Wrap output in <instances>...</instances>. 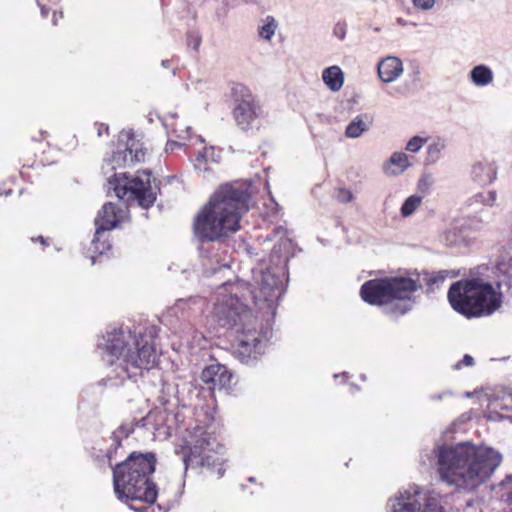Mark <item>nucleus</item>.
<instances>
[{
  "instance_id": "nucleus-11",
  "label": "nucleus",
  "mask_w": 512,
  "mask_h": 512,
  "mask_svg": "<svg viewBox=\"0 0 512 512\" xmlns=\"http://www.w3.org/2000/svg\"><path fill=\"white\" fill-rule=\"evenodd\" d=\"M145 151L142 144L134 138L133 133H121L117 148L104 160L102 171L105 175L117 169L131 167L144 160Z\"/></svg>"
},
{
  "instance_id": "nucleus-39",
  "label": "nucleus",
  "mask_w": 512,
  "mask_h": 512,
  "mask_svg": "<svg viewBox=\"0 0 512 512\" xmlns=\"http://www.w3.org/2000/svg\"><path fill=\"white\" fill-rule=\"evenodd\" d=\"M173 133L175 134V136L177 138L185 139V138L189 137V135H190V127L185 126V127H181L180 129H174Z\"/></svg>"
},
{
  "instance_id": "nucleus-13",
  "label": "nucleus",
  "mask_w": 512,
  "mask_h": 512,
  "mask_svg": "<svg viewBox=\"0 0 512 512\" xmlns=\"http://www.w3.org/2000/svg\"><path fill=\"white\" fill-rule=\"evenodd\" d=\"M390 507L392 512H445L436 497L423 494L416 485L400 491L390 500Z\"/></svg>"
},
{
  "instance_id": "nucleus-49",
  "label": "nucleus",
  "mask_w": 512,
  "mask_h": 512,
  "mask_svg": "<svg viewBox=\"0 0 512 512\" xmlns=\"http://www.w3.org/2000/svg\"><path fill=\"white\" fill-rule=\"evenodd\" d=\"M91 259H92V264H95V257L92 256Z\"/></svg>"
},
{
  "instance_id": "nucleus-28",
  "label": "nucleus",
  "mask_w": 512,
  "mask_h": 512,
  "mask_svg": "<svg viewBox=\"0 0 512 512\" xmlns=\"http://www.w3.org/2000/svg\"><path fill=\"white\" fill-rule=\"evenodd\" d=\"M496 191L481 192L473 197L475 203H481L485 206H493L496 201Z\"/></svg>"
},
{
  "instance_id": "nucleus-31",
  "label": "nucleus",
  "mask_w": 512,
  "mask_h": 512,
  "mask_svg": "<svg viewBox=\"0 0 512 512\" xmlns=\"http://www.w3.org/2000/svg\"><path fill=\"white\" fill-rule=\"evenodd\" d=\"M426 141V138L414 136L407 142L405 149L409 152L417 153L424 146Z\"/></svg>"
},
{
  "instance_id": "nucleus-25",
  "label": "nucleus",
  "mask_w": 512,
  "mask_h": 512,
  "mask_svg": "<svg viewBox=\"0 0 512 512\" xmlns=\"http://www.w3.org/2000/svg\"><path fill=\"white\" fill-rule=\"evenodd\" d=\"M445 148L446 142L443 139L438 138L430 143L427 147L426 161L431 164L436 163L440 159Z\"/></svg>"
},
{
  "instance_id": "nucleus-4",
  "label": "nucleus",
  "mask_w": 512,
  "mask_h": 512,
  "mask_svg": "<svg viewBox=\"0 0 512 512\" xmlns=\"http://www.w3.org/2000/svg\"><path fill=\"white\" fill-rule=\"evenodd\" d=\"M250 197L242 184L222 185L195 216V236L200 241H216L239 230L240 219L249 210Z\"/></svg>"
},
{
  "instance_id": "nucleus-48",
  "label": "nucleus",
  "mask_w": 512,
  "mask_h": 512,
  "mask_svg": "<svg viewBox=\"0 0 512 512\" xmlns=\"http://www.w3.org/2000/svg\"><path fill=\"white\" fill-rule=\"evenodd\" d=\"M281 245H290V241L289 240H282L281 243H280V246Z\"/></svg>"
},
{
  "instance_id": "nucleus-8",
  "label": "nucleus",
  "mask_w": 512,
  "mask_h": 512,
  "mask_svg": "<svg viewBox=\"0 0 512 512\" xmlns=\"http://www.w3.org/2000/svg\"><path fill=\"white\" fill-rule=\"evenodd\" d=\"M185 448L188 453L184 454L183 462L185 470L188 466H201L214 468L217 467V476L221 478L225 469L222 467L223 446L220 445L212 432L208 428L201 425H196L192 429L187 430L184 437Z\"/></svg>"
},
{
  "instance_id": "nucleus-35",
  "label": "nucleus",
  "mask_w": 512,
  "mask_h": 512,
  "mask_svg": "<svg viewBox=\"0 0 512 512\" xmlns=\"http://www.w3.org/2000/svg\"><path fill=\"white\" fill-rule=\"evenodd\" d=\"M201 44V36L198 32L191 31L187 34V45L197 51Z\"/></svg>"
},
{
  "instance_id": "nucleus-14",
  "label": "nucleus",
  "mask_w": 512,
  "mask_h": 512,
  "mask_svg": "<svg viewBox=\"0 0 512 512\" xmlns=\"http://www.w3.org/2000/svg\"><path fill=\"white\" fill-rule=\"evenodd\" d=\"M124 210L108 202L103 205L95 219V243L100 240L102 232L115 228L123 217Z\"/></svg>"
},
{
  "instance_id": "nucleus-19",
  "label": "nucleus",
  "mask_w": 512,
  "mask_h": 512,
  "mask_svg": "<svg viewBox=\"0 0 512 512\" xmlns=\"http://www.w3.org/2000/svg\"><path fill=\"white\" fill-rule=\"evenodd\" d=\"M469 79L476 87H486L493 82L494 73L489 66L479 64L471 69Z\"/></svg>"
},
{
  "instance_id": "nucleus-9",
  "label": "nucleus",
  "mask_w": 512,
  "mask_h": 512,
  "mask_svg": "<svg viewBox=\"0 0 512 512\" xmlns=\"http://www.w3.org/2000/svg\"><path fill=\"white\" fill-rule=\"evenodd\" d=\"M108 188L116 197L127 202L136 201L139 206L148 209L156 201L158 187L152 185L151 173L142 171L134 177L126 173H114L108 176Z\"/></svg>"
},
{
  "instance_id": "nucleus-15",
  "label": "nucleus",
  "mask_w": 512,
  "mask_h": 512,
  "mask_svg": "<svg viewBox=\"0 0 512 512\" xmlns=\"http://www.w3.org/2000/svg\"><path fill=\"white\" fill-rule=\"evenodd\" d=\"M201 380L209 390H222L230 386L232 374L226 366L216 363L203 369Z\"/></svg>"
},
{
  "instance_id": "nucleus-30",
  "label": "nucleus",
  "mask_w": 512,
  "mask_h": 512,
  "mask_svg": "<svg viewBox=\"0 0 512 512\" xmlns=\"http://www.w3.org/2000/svg\"><path fill=\"white\" fill-rule=\"evenodd\" d=\"M104 233L105 232L101 233L100 240L97 243H95V237L93 238V240L91 242L93 251L97 252L99 255L105 254L111 248L110 243L107 241L106 238H104Z\"/></svg>"
},
{
  "instance_id": "nucleus-1",
  "label": "nucleus",
  "mask_w": 512,
  "mask_h": 512,
  "mask_svg": "<svg viewBox=\"0 0 512 512\" xmlns=\"http://www.w3.org/2000/svg\"><path fill=\"white\" fill-rule=\"evenodd\" d=\"M154 337L153 327L144 332L132 333L122 328L106 332L98 347L103 351L102 358L107 364V381L110 385H118L156 366L158 354Z\"/></svg>"
},
{
  "instance_id": "nucleus-5",
  "label": "nucleus",
  "mask_w": 512,
  "mask_h": 512,
  "mask_svg": "<svg viewBox=\"0 0 512 512\" xmlns=\"http://www.w3.org/2000/svg\"><path fill=\"white\" fill-rule=\"evenodd\" d=\"M156 458L152 453L133 452L123 462L113 468V485L117 498L121 501H142L148 505L131 509L137 512H162L160 506L154 503L158 496V487L151 480L154 473Z\"/></svg>"
},
{
  "instance_id": "nucleus-51",
  "label": "nucleus",
  "mask_w": 512,
  "mask_h": 512,
  "mask_svg": "<svg viewBox=\"0 0 512 512\" xmlns=\"http://www.w3.org/2000/svg\"><path fill=\"white\" fill-rule=\"evenodd\" d=\"M249 481H250V482H253V481H254V478H253V477L249 478Z\"/></svg>"
},
{
  "instance_id": "nucleus-44",
  "label": "nucleus",
  "mask_w": 512,
  "mask_h": 512,
  "mask_svg": "<svg viewBox=\"0 0 512 512\" xmlns=\"http://www.w3.org/2000/svg\"><path fill=\"white\" fill-rule=\"evenodd\" d=\"M96 127H97L98 136H102L103 133L108 134V126L106 124L97 123Z\"/></svg>"
},
{
  "instance_id": "nucleus-21",
  "label": "nucleus",
  "mask_w": 512,
  "mask_h": 512,
  "mask_svg": "<svg viewBox=\"0 0 512 512\" xmlns=\"http://www.w3.org/2000/svg\"><path fill=\"white\" fill-rule=\"evenodd\" d=\"M497 271L499 273L498 287H507V292L512 295V256L508 260H502L497 264Z\"/></svg>"
},
{
  "instance_id": "nucleus-40",
  "label": "nucleus",
  "mask_w": 512,
  "mask_h": 512,
  "mask_svg": "<svg viewBox=\"0 0 512 512\" xmlns=\"http://www.w3.org/2000/svg\"><path fill=\"white\" fill-rule=\"evenodd\" d=\"M196 301H197L196 298H190L188 300L180 299V300H178L176 302L175 306L172 308V311L176 315L177 314V310L184 309V306L187 305L189 302L196 303Z\"/></svg>"
},
{
  "instance_id": "nucleus-50",
  "label": "nucleus",
  "mask_w": 512,
  "mask_h": 512,
  "mask_svg": "<svg viewBox=\"0 0 512 512\" xmlns=\"http://www.w3.org/2000/svg\"><path fill=\"white\" fill-rule=\"evenodd\" d=\"M198 139H199L200 142L204 141L200 136L198 137Z\"/></svg>"
},
{
  "instance_id": "nucleus-45",
  "label": "nucleus",
  "mask_w": 512,
  "mask_h": 512,
  "mask_svg": "<svg viewBox=\"0 0 512 512\" xmlns=\"http://www.w3.org/2000/svg\"><path fill=\"white\" fill-rule=\"evenodd\" d=\"M161 64L164 68H168L170 66V60H163Z\"/></svg>"
},
{
  "instance_id": "nucleus-22",
  "label": "nucleus",
  "mask_w": 512,
  "mask_h": 512,
  "mask_svg": "<svg viewBox=\"0 0 512 512\" xmlns=\"http://www.w3.org/2000/svg\"><path fill=\"white\" fill-rule=\"evenodd\" d=\"M367 115H357L346 127L345 136L350 139L360 137L364 132L368 131L369 124L364 121Z\"/></svg>"
},
{
  "instance_id": "nucleus-32",
  "label": "nucleus",
  "mask_w": 512,
  "mask_h": 512,
  "mask_svg": "<svg viewBox=\"0 0 512 512\" xmlns=\"http://www.w3.org/2000/svg\"><path fill=\"white\" fill-rule=\"evenodd\" d=\"M443 239L448 245H455L462 239V237L458 228L452 227L444 232Z\"/></svg>"
},
{
  "instance_id": "nucleus-17",
  "label": "nucleus",
  "mask_w": 512,
  "mask_h": 512,
  "mask_svg": "<svg viewBox=\"0 0 512 512\" xmlns=\"http://www.w3.org/2000/svg\"><path fill=\"white\" fill-rule=\"evenodd\" d=\"M471 177L480 185H488L496 179L497 167L492 162H477L472 166Z\"/></svg>"
},
{
  "instance_id": "nucleus-27",
  "label": "nucleus",
  "mask_w": 512,
  "mask_h": 512,
  "mask_svg": "<svg viewBox=\"0 0 512 512\" xmlns=\"http://www.w3.org/2000/svg\"><path fill=\"white\" fill-rule=\"evenodd\" d=\"M497 494L504 502L512 503V475H507L504 480L498 484Z\"/></svg>"
},
{
  "instance_id": "nucleus-26",
  "label": "nucleus",
  "mask_w": 512,
  "mask_h": 512,
  "mask_svg": "<svg viewBox=\"0 0 512 512\" xmlns=\"http://www.w3.org/2000/svg\"><path fill=\"white\" fill-rule=\"evenodd\" d=\"M422 196L414 194L409 196L401 206L400 213L402 217H410L422 204Z\"/></svg>"
},
{
  "instance_id": "nucleus-42",
  "label": "nucleus",
  "mask_w": 512,
  "mask_h": 512,
  "mask_svg": "<svg viewBox=\"0 0 512 512\" xmlns=\"http://www.w3.org/2000/svg\"><path fill=\"white\" fill-rule=\"evenodd\" d=\"M182 145L183 144L181 142H178V141H168L167 144H166V151L167 152H170V151L172 152L175 149L182 147Z\"/></svg>"
},
{
  "instance_id": "nucleus-36",
  "label": "nucleus",
  "mask_w": 512,
  "mask_h": 512,
  "mask_svg": "<svg viewBox=\"0 0 512 512\" xmlns=\"http://www.w3.org/2000/svg\"><path fill=\"white\" fill-rule=\"evenodd\" d=\"M488 224V221H484L477 216L469 217L467 220V226L470 229L481 230Z\"/></svg>"
},
{
  "instance_id": "nucleus-43",
  "label": "nucleus",
  "mask_w": 512,
  "mask_h": 512,
  "mask_svg": "<svg viewBox=\"0 0 512 512\" xmlns=\"http://www.w3.org/2000/svg\"><path fill=\"white\" fill-rule=\"evenodd\" d=\"M451 395L449 391H444L441 393H436L430 396V399L433 401H441L444 397Z\"/></svg>"
},
{
  "instance_id": "nucleus-33",
  "label": "nucleus",
  "mask_w": 512,
  "mask_h": 512,
  "mask_svg": "<svg viewBox=\"0 0 512 512\" xmlns=\"http://www.w3.org/2000/svg\"><path fill=\"white\" fill-rule=\"evenodd\" d=\"M353 194L350 190L346 188H339L335 192V199L339 203H349L353 200Z\"/></svg>"
},
{
  "instance_id": "nucleus-6",
  "label": "nucleus",
  "mask_w": 512,
  "mask_h": 512,
  "mask_svg": "<svg viewBox=\"0 0 512 512\" xmlns=\"http://www.w3.org/2000/svg\"><path fill=\"white\" fill-rule=\"evenodd\" d=\"M448 271H439L430 275L425 273L416 280L406 277H388L366 281L360 290L361 298L371 304L386 307V313L392 316H400L412 309V295L422 288L423 282L429 288L443 283Z\"/></svg>"
},
{
  "instance_id": "nucleus-23",
  "label": "nucleus",
  "mask_w": 512,
  "mask_h": 512,
  "mask_svg": "<svg viewBox=\"0 0 512 512\" xmlns=\"http://www.w3.org/2000/svg\"><path fill=\"white\" fill-rule=\"evenodd\" d=\"M214 147H205L202 151H199L195 157V159L193 160V164H194V167L195 169L199 170V171H208L209 170V167H208V162L211 160V161H216L214 159Z\"/></svg>"
},
{
  "instance_id": "nucleus-41",
  "label": "nucleus",
  "mask_w": 512,
  "mask_h": 512,
  "mask_svg": "<svg viewBox=\"0 0 512 512\" xmlns=\"http://www.w3.org/2000/svg\"><path fill=\"white\" fill-rule=\"evenodd\" d=\"M473 361H474L473 357L468 355V354H466V355H464L462 361L457 363L455 367L456 368H460L461 364H463L465 366H471L473 364Z\"/></svg>"
},
{
  "instance_id": "nucleus-34",
  "label": "nucleus",
  "mask_w": 512,
  "mask_h": 512,
  "mask_svg": "<svg viewBox=\"0 0 512 512\" xmlns=\"http://www.w3.org/2000/svg\"><path fill=\"white\" fill-rule=\"evenodd\" d=\"M41 10V15L47 17L52 6H56L60 0H36Z\"/></svg>"
},
{
  "instance_id": "nucleus-10",
  "label": "nucleus",
  "mask_w": 512,
  "mask_h": 512,
  "mask_svg": "<svg viewBox=\"0 0 512 512\" xmlns=\"http://www.w3.org/2000/svg\"><path fill=\"white\" fill-rule=\"evenodd\" d=\"M254 273V281L257 284V292L250 289L248 283L244 281L237 280L235 282H227L222 284L221 286L233 285L239 282H242L246 285L247 289H244L242 292H238L237 299L239 302H242V299H245L246 294H249L253 299L254 303L257 305L260 302H265L267 308H272L275 301H277L284 292V284L282 278L270 268L263 270L262 268Z\"/></svg>"
},
{
  "instance_id": "nucleus-29",
  "label": "nucleus",
  "mask_w": 512,
  "mask_h": 512,
  "mask_svg": "<svg viewBox=\"0 0 512 512\" xmlns=\"http://www.w3.org/2000/svg\"><path fill=\"white\" fill-rule=\"evenodd\" d=\"M134 431V426L130 424H122L116 431L113 432V439L119 446L123 438L128 437Z\"/></svg>"
},
{
  "instance_id": "nucleus-7",
  "label": "nucleus",
  "mask_w": 512,
  "mask_h": 512,
  "mask_svg": "<svg viewBox=\"0 0 512 512\" xmlns=\"http://www.w3.org/2000/svg\"><path fill=\"white\" fill-rule=\"evenodd\" d=\"M448 300L452 308L467 318L488 316L501 306V293L480 279L460 280L451 285Z\"/></svg>"
},
{
  "instance_id": "nucleus-2",
  "label": "nucleus",
  "mask_w": 512,
  "mask_h": 512,
  "mask_svg": "<svg viewBox=\"0 0 512 512\" xmlns=\"http://www.w3.org/2000/svg\"><path fill=\"white\" fill-rule=\"evenodd\" d=\"M434 453L441 480L465 492L485 483L502 462L499 451L472 442L438 446Z\"/></svg>"
},
{
  "instance_id": "nucleus-46",
  "label": "nucleus",
  "mask_w": 512,
  "mask_h": 512,
  "mask_svg": "<svg viewBox=\"0 0 512 512\" xmlns=\"http://www.w3.org/2000/svg\"><path fill=\"white\" fill-rule=\"evenodd\" d=\"M57 20H58V19H57L56 11H54V12H53V18H52V22H53V24H54V25H56V24H57Z\"/></svg>"
},
{
  "instance_id": "nucleus-20",
  "label": "nucleus",
  "mask_w": 512,
  "mask_h": 512,
  "mask_svg": "<svg viewBox=\"0 0 512 512\" xmlns=\"http://www.w3.org/2000/svg\"><path fill=\"white\" fill-rule=\"evenodd\" d=\"M322 80L331 91L337 92L344 84V74L339 66H330L323 70Z\"/></svg>"
},
{
  "instance_id": "nucleus-12",
  "label": "nucleus",
  "mask_w": 512,
  "mask_h": 512,
  "mask_svg": "<svg viewBox=\"0 0 512 512\" xmlns=\"http://www.w3.org/2000/svg\"><path fill=\"white\" fill-rule=\"evenodd\" d=\"M233 118L241 130H249L255 120L262 115V108L252 91L245 85L237 83L233 85Z\"/></svg>"
},
{
  "instance_id": "nucleus-47",
  "label": "nucleus",
  "mask_w": 512,
  "mask_h": 512,
  "mask_svg": "<svg viewBox=\"0 0 512 512\" xmlns=\"http://www.w3.org/2000/svg\"><path fill=\"white\" fill-rule=\"evenodd\" d=\"M37 240H38L42 245H46V240L44 239V237L39 236V237L37 238Z\"/></svg>"
},
{
  "instance_id": "nucleus-16",
  "label": "nucleus",
  "mask_w": 512,
  "mask_h": 512,
  "mask_svg": "<svg viewBox=\"0 0 512 512\" xmlns=\"http://www.w3.org/2000/svg\"><path fill=\"white\" fill-rule=\"evenodd\" d=\"M404 72L403 63L396 56H386L377 65V73L381 81L391 83L396 81Z\"/></svg>"
},
{
  "instance_id": "nucleus-3",
  "label": "nucleus",
  "mask_w": 512,
  "mask_h": 512,
  "mask_svg": "<svg viewBox=\"0 0 512 512\" xmlns=\"http://www.w3.org/2000/svg\"><path fill=\"white\" fill-rule=\"evenodd\" d=\"M244 289L247 287L242 282L219 286L213 296L210 316L219 327L232 328L240 334L235 356L241 363L251 365L264 353L270 329H258L257 317L245 303L238 301V292Z\"/></svg>"
},
{
  "instance_id": "nucleus-24",
  "label": "nucleus",
  "mask_w": 512,
  "mask_h": 512,
  "mask_svg": "<svg viewBox=\"0 0 512 512\" xmlns=\"http://www.w3.org/2000/svg\"><path fill=\"white\" fill-rule=\"evenodd\" d=\"M278 23L273 16H266L258 27V35L261 39L270 41L274 36Z\"/></svg>"
},
{
  "instance_id": "nucleus-38",
  "label": "nucleus",
  "mask_w": 512,
  "mask_h": 512,
  "mask_svg": "<svg viewBox=\"0 0 512 512\" xmlns=\"http://www.w3.org/2000/svg\"><path fill=\"white\" fill-rule=\"evenodd\" d=\"M435 0H413V4L420 9L429 10L434 6Z\"/></svg>"
},
{
  "instance_id": "nucleus-18",
  "label": "nucleus",
  "mask_w": 512,
  "mask_h": 512,
  "mask_svg": "<svg viewBox=\"0 0 512 512\" xmlns=\"http://www.w3.org/2000/svg\"><path fill=\"white\" fill-rule=\"evenodd\" d=\"M411 163L404 152H394L383 164V172L388 176H398L410 167Z\"/></svg>"
},
{
  "instance_id": "nucleus-37",
  "label": "nucleus",
  "mask_w": 512,
  "mask_h": 512,
  "mask_svg": "<svg viewBox=\"0 0 512 512\" xmlns=\"http://www.w3.org/2000/svg\"><path fill=\"white\" fill-rule=\"evenodd\" d=\"M333 35L338 38L340 41H343L346 37L347 26L343 22H337L332 31Z\"/></svg>"
}]
</instances>
